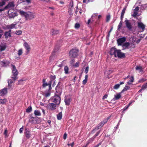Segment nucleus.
I'll return each mask as SVG.
<instances>
[{"instance_id": "f257e3e1", "label": "nucleus", "mask_w": 147, "mask_h": 147, "mask_svg": "<svg viewBox=\"0 0 147 147\" xmlns=\"http://www.w3.org/2000/svg\"><path fill=\"white\" fill-rule=\"evenodd\" d=\"M57 85L56 88V91L55 93V95L54 96L53 102L55 103L56 105H59L61 101V98L60 96L62 93L61 89L59 87V84Z\"/></svg>"}, {"instance_id": "f03ea898", "label": "nucleus", "mask_w": 147, "mask_h": 147, "mask_svg": "<svg viewBox=\"0 0 147 147\" xmlns=\"http://www.w3.org/2000/svg\"><path fill=\"white\" fill-rule=\"evenodd\" d=\"M110 52L111 55H114L115 57H117L119 58H123L125 57V53L121 52V50H117L114 47L111 49Z\"/></svg>"}, {"instance_id": "7ed1b4c3", "label": "nucleus", "mask_w": 147, "mask_h": 147, "mask_svg": "<svg viewBox=\"0 0 147 147\" xmlns=\"http://www.w3.org/2000/svg\"><path fill=\"white\" fill-rule=\"evenodd\" d=\"M11 66L12 67V75L11 76V78L13 79L14 81H16L18 79V70L17 69L15 66L14 65L11 64Z\"/></svg>"}, {"instance_id": "20e7f679", "label": "nucleus", "mask_w": 147, "mask_h": 147, "mask_svg": "<svg viewBox=\"0 0 147 147\" xmlns=\"http://www.w3.org/2000/svg\"><path fill=\"white\" fill-rule=\"evenodd\" d=\"M79 52V50L76 48L71 49L69 52L70 58H74L77 57L78 56Z\"/></svg>"}, {"instance_id": "39448f33", "label": "nucleus", "mask_w": 147, "mask_h": 147, "mask_svg": "<svg viewBox=\"0 0 147 147\" xmlns=\"http://www.w3.org/2000/svg\"><path fill=\"white\" fill-rule=\"evenodd\" d=\"M107 120L106 119L104 120L103 121H102L99 123L96 126L94 129L92 131V132L94 133L95 132V131L96 130H98L101 128L104 125V124L107 123Z\"/></svg>"}, {"instance_id": "423d86ee", "label": "nucleus", "mask_w": 147, "mask_h": 147, "mask_svg": "<svg viewBox=\"0 0 147 147\" xmlns=\"http://www.w3.org/2000/svg\"><path fill=\"white\" fill-rule=\"evenodd\" d=\"M56 104L53 103H49L47 106L48 109L51 111H53L56 109Z\"/></svg>"}, {"instance_id": "0eeeda50", "label": "nucleus", "mask_w": 147, "mask_h": 147, "mask_svg": "<svg viewBox=\"0 0 147 147\" xmlns=\"http://www.w3.org/2000/svg\"><path fill=\"white\" fill-rule=\"evenodd\" d=\"M125 24L126 27L129 30H131L132 28V26L131 25V23L129 21L127 20H125Z\"/></svg>"}, {"instance_id": "6e6552de", "label": "nucleus", "mask_w": 147, "mask_h": 147, "mask_svg": "<svg viewBox=\"0 0 147 147\" xmlns=\"http://www.w3.org/2000/svg\"><path fill=\"white\" fill-rule=\"evenodd\" d=\"M126 38L125 37H123L118 38L117 40V42L118 45H121L122 43L126 41Z\"/></svg>"}, {"instance_id": "1a4fd4ad", "label": "nucleus", "mask_w": 147, "mask_h": 147, "mask_svg": "<svg viewBox=\"0 0 147 147\" xmlns=\"http://www.w3.org/2000/svg\"><path fill=\"white\" fill-rule=\"evenodd\" d=\"M129 46H130V47H132L133 46H134L133 47H135L134 44L132 43L130 44L129 42H126L124 43L122 45V47L124 48L125 49H129L128 47Z\"/></svg>"}, {"instance_id": "9d476101", "label": "nucleus", "mask_w": 147, "mask_h": 147, "mask_svg": "<svg viewBox=\"0 0 147 147\" xmlns=\"http://www.w3.org/2000/svg\"><path fill=\"white\" fill-rule=\"evenodd\" d=\"M34 16L31 12H28L27 13L26 16V20L28 19L32 20L34 18Z\"/></svg>"}, {"instance_id": "9b49d317", "label": "nucleus", "mask_w": 147, "mask_h": 147, "mask_svg": "<svg viewBox=\"0 0 147 147\" xmlns=\"http://www.w3.org/2000/svg\"><path fill=\"white\" fill-rule=\"evenodd\" d=\"M9 18H13L16 16H17V13L16 12H12L9 10L8 12Z\"/></svg>"}, {"instance_id": "f8f14e48", "label": "nucleus", "mask_w": 147, "mask_h": 147, "mask_svg": "<svg viewBox=\"0 0 147 147\" xmlns=\"http://www.w3.org/2000/svg\"><path fill=\"white\" fill-rule=\"evenodd\" d=\"M7 92V88H4L1 89L0 91V96H4L6 94Z\"/></svg>"}, {"instance_id": "ddd939ff", "label": "nucleus", "mask_w": 147, "mask_h": 147, "mask_svg": "<svg viewBox=\"0 0 147 147\" xmlns=\"http://www.w3.org/2000/svg\"><path fill=\"white\" fill-rule=\"evenodd\" d=\"M23 46L26 49L28 53L31 50V48L30 45L26 42H25L24 43Z\"/></svg>"}, {"instance_id": "4468645a", "label": "nucleus", "mask_w": 147, "mask_h": 147, "mask_svg": "<svg viewBox=\"0 0 147 147\" xmlns=\"http://www.w3.org/2000/svg\"><path fill=\"white\" fill-rule=\"evenodd\" d=\"M15 6V5L13 2H9L8 4L5 6L4 9H8L10 8L13 7Z\"/></svg>"}, {"instance_id": "2eb2a0df", "label": "nucleus", "mask_w": 147, "mask_h": 147, "mask_svg": "<svg viewBox=\"0 0 147 147\" xmlns=\"http://www.w3.org/2000/svg\"><path fill=\"white\" fill-rule=\"evenodd\" d=\"M25 135L27 139H29L31 137V134L30 133L29 129L26 128L25 129Z\"/></svg>"}, {"instance_id": "dca6fc26", "label": "nucleus", "mask_w": 147, "mask_h": 147, "mask_svg": "<svg viewBox=\"0 0 147 147\" xmlns=\"http://www.w3.org/2000/svg\"><path fill=\"white\" fill-rule=\"evenodd\" d=\"M59 30L52 29L51 31V34L52 35H55L59 33Z\"/></svg>"}, {"instance_id": "f3484780", "label": "nucleus", "mask_w": 147, "mask_h": 147, "mask_svg": "<svg viewBox=\"0 0 147 147\" xmlns=\"http://www.w3.org/2000/svg\"><path fill=\"white\" fill-rule=\"evenodd\" d=\"M17 25L16 23H13L7 26L6 28L7 29H12L16 28V26Z\"/></svg>"}, {"instance_id": "a211bd4d", "label": "nucleus", "mask_w": 147, "mask_h": 147, "mask_svg": "<svg viewBox=\"0 0 147 147\" xmlns=\"http://www.w3.org/2000/svg\"><path fill=\"white\" fill-rule=\"evenodd\" d=\"M23 53V50L22 49H21L18 50V55H19V57H15V59L17 60H19L20 59V56L22 55Z\"/></svg>"}, {"instance_id": "6ab92c4d", "label": "nucleus", "mask_w": 147, "mask_h": 147, "mask_svg": "<svg viewBox=\"0 0 147 147\" xmlns=\"http://www.w3.org/2000/svg\"><path fill=\"white\" fill-rule=\"evenodd\" d=\"M138 26L140 28H141L142 31H143L145 28V26L142 22H138Z\"/></svg>"}, {"instance_id": "aec40b11", "label": "nucleus", "mask_w": 147, "mask_h": 147, "mask_svg": "<svg viewBox=\"0 0 147 147\" xmlns=\"http://www.w3.org/2000/svg\"><path fill=\"white\" fill-rule=\"evenodd\" d=\"M15 81H14L13 79H9L8 80V86L9 88H11L12 87L11 84L13 83H14Z\"/></svg>"}, {"instance_id": "412c9836", "label": "nucleus", "mask_w": 147, "mask_h": 147, "mask_svg": "<svg viewBox=\"0 0 147 147\" xmlns=\"http://www.w3.org/2000/svg\"><path fill=\"white\" fill-rule=\"evenodd\" d=\"M121 93H121V92L118 94H117L116 95H115L114 96V97L113 98V99H114V100L119 99L121 97Z\"/></svg>"}, {"instance_id": "4be33fe9", "label": "nucleus", "mask_w": 147, "mask_h": 147, "mask_svg": "<svg viewBox=\"0 0 147 147\" xmlns=\"http://www.w3.org/2000/svg\"><path fill=\"white\" fill-rule=\"evenodd\" d=\"M19 13L22 16H23L26 18L27 13L22 10H19Z\"/></svg>"}, {"instance_id": "5701e85b", "label": "nucleus", "mask_w": 147, "mask_h": 147, "mask_svg": "<svg viewBox=\"0 0 147 147\" xmlns=\"http://www.w3.org/2000/svg\"><path fill=\"white\" fill-rule=\"evenodd\" d=\"M4 36H5V37L6 38H7L8 37H11V33L7 32H5L4 34Z\"/></svg>"}, {"instance_id": "b1692460", "label": "nucleus", "mask_w": 147, "mask_h": 147, "mask_svg": "<svg viewBox=\"0 0 147 147\" xmlns=\"http://www.w3.org/2000/svg\"><path fill=\"white\" fill-rule=\"evenodd\" d=\"M88 75H85V79L82 81V84L83 85H85L87 83L88 81Z\"/></svg>"}, {"instance_id": "393cba45", "label": "nucleus", "mask_w": 147, "mask_h": 147, "mask_svg": "<svg viewBox=\"0 0 147 147\" xmlns=\"http://www.w3.org/2000/svg\"><path fill=\"white\" fill-rule=\"evenodd\" d=\"M62 115L61 112H59L57 115V119L59 120H61L62 118Z\"/></svg>"}, {"instance_id": "a878e982", "label": "nucleus", "mask_w": 147, "mask_h": 147, "mask_svg": "<svg viewBox=\"0 0 147 147\" xmlns=\"http://www.w3.org/2000/svg\"><path fill=\"white\" fill-rule=\"evenodd\" d=\"M34 114L36 116H40L41 115L40 112L38 110H35L34 111Z\"/></svg>"}, {"instance_id": "bb28decb", "label": "nucleus", "mask_w": 147, "mask_h": 147, "mask_svg": "<svg viewBox=\"0 0 147 147\" xmlns=\"http://www.w3.org/2000/svg\"><path fill=\"white\" fill-rule=\"evenodd\" d=\"M130 87L129 86H125L123 88V90L121 91V93L123 92L124 91H126L130 89Z\"/></svg>"}, {"instance_id": "cd10ccee", "label": "nucleus", "mask_w": 147, "mask_h": 147, "mask_svg": "<svg viewBox=\"0 0 147 147\" xmlns=\"http://www.w3.org/2000/svg\"><path fill=\"white\" fill-rule=\"evenodd\" d=\"M65 102L66 105H69L70 103V98H68L67 99H66L65 100Z\"/></svg>"}, {"instance_id": "c85d7f7f", "label": "nucleus", "mask_w": 147, "mask_h": 147, "mask_svg": "<svg viewBox=\"0 0 147 147\" xmlns=\"http://www.w3.org/2000/svg\"><path fill=\"white\" fill-rule=\"evenodd\" d=\"M136 70H139L140 72H141L142 71V67L140 66H137L136 67Z\"/></svg>"}, {"instance_id": "c756f323", "label": "nucleus", "mask_w": 147, "mask_h": 147, "mask_svg": "<svg viewBox=\"0 0 147 147\" xmlns=\"http://www.w3.org/2000/svg\"><path fill=\"white\" fill-rule=\"evenodd\" d=\"M51 95L50 91H48L47 92L44 93V96L46 97H49Z\"/></svg>"}, {"instance_id": "7c9ffc66", "label": "nucleus", "mask_w": 147, "mask_h": 147, "mask_svg": "<svg viewBox=\"0 0 147 147\" xmlns=\"http://www.w3.org/2000/svg\"><path fill=\"white\" fill-rule=\"evenodd\" d=\"M65 73L66 74H69V68L67 66H66L64 68Z\"/></svg>"}, {"instance_id": "2f4dec72", "label": "nucleus", "mask_w": 147, "mask_h": 147, "mask_svg": "<svg viewBox=\"0 0 147 147\" xmlns=\"http://www.w3.org/2000/svg\"><path fill=\"white\" fill-rule=\"evenodd\" d=\"M32 111V107L31 106H29L26 109V112L27 113H29L31 112Z\"/></svg>"}, {"instance_id": "473e14b6", "label": "nucleus", "mask_w": 147, "mask_h": 147, "mask_svg": "<svg viewBox=\"0 0 147 147\" xmlns=\"http://www.w3.org/2000/svg\"><path fill=\"white\" fill-rule=\"evenodd\" d=\"M7 102L6 99L5 98L3 99H0V103L2 104H5Z\"/></svg>"}, {"instance_id": "72a5a7b5", "label": "nucleus", "mask_w": 147, "mask_h": 147, "mask_svg": "<svg viewBox=\"0 0 147 147\" xmlns=\"http://www.w3.org/2000/svg\"><path fill=\"white\" fill-rule=\"evenodd\" d=\"M50 78L51 80V81L50 82H51L52 81L55 80L56 78V76L55 75L53 76L51 75L50 76Z\"/></svg>"}, {"instance_id": "f704fd0d", "label": "nucleus", "mask_w": 147, "mask_h": 147, "mask_svg": "<svg viewBox=\"0 0 147 147\" xmlns=\"http://www.w3.org/2000/svg\"><path fill=\"white\" fill-rule=\"evenodd\" d=\"M101 131V130H100L98 131H97L96 134H95L94 136L92 138H93V139H94L100 133V132Z\"/></svg>"}, {"instance_id": "c9c22d12", "label": "nucleus", "mask_w": 147, "mask_h": 147, "mask_svg": "<svg viewBox=\"0 0 147 147\" xmlns=\"http://www.w3.org/2000/svg\"><path fill=\"white\" fill-rule=\"evenodd\" d=\"M122 22L121 21V22L119 23L118 26V28L117 30H119L120 29L122 26Z\"/></svg>"}, {"instance_id": "e433bc0d", "label": "nucleus", "mask_w": 147, "mask_h": 147, "mask_svg": "<svg viewBox=\"0 0 147 147\" xmlns=\"http://www.w3.org/2000/svg\"><path fill=\"white\" fill-rule=\"evenodd\" d=\"M6 48V46H1L0 47V50L1 51H3L5 50Z\"/></svg>"}, {"instance_id": "4c0bfd02", "label": "nucleus", "mask_w": 147, "mask_h": 147, "mask_svg": "<svg viewBox=\"0 0 147 147\" xmlns=\"http://www.w3.org/2000/svg\"><path fill=\"white\" fill-rule=\"evenodd\" d=\"M142 88L143 90L147 88V82L144 84L142 86Z\"/></svg>"}, {"instance_id": "58836bf2", "label": "nucleus", "mask_w": 147, "mask_h": 147, "mask_svg": "<svg viewBox=\"0 0 147 147\" xmlns=\"http://www.w3.org/2000/svg\"><path fill=\"white\" fill-rule=\"evenodd\" d=\"M146 79L145 78H142L140 79L139 81V83H143L144 82L146 81Z\"/></svg>"}, {"instance_id": "ea45409f", "label": "nucleus", "mask_w": 147, "mask_h": 147, "mask_svg": "<svg viewBox=\"0 0 147 147\" xmlns=\"http://www.w3.org/2000/svg\"><path fill=\"white\" fill-rule=\"evenodd\" d=\"M2 1L1 2H0V6H2L3 5H4L5 3V2H6V1H4L3 0H1Z\"/></svg>"}, {"instance_id": "a19ab883", "label": "nucleus", "mask_w": 147, "mask_h": 147, "mask_svg": "<svg viewBox=\"0 0 147 147\" xmlns=\"http://www.w3.org/2000/svg\"><path fill=\"white\" fill-rule=\"evenodd\" d=\"M22 32L21 30H19L16 31V34L17 35H21L22 33Z\"/></svg>"}, {"instance_id": "79ce46f5", "label": "nucleus", "mask_w": 147, "mask_h": 147, "mask_svg": "<svg viewBox=\"0 0 147 147\" xmlns=\"http://www.w3.org/2000/svg\"><path fill=\"white\" fill-rule=\"evenodd\" d=\"M120 86V85L119 84L115 85L113 87V88L115 89H117L119 88Z\"/></svg>"}, {"instance_id": "37998d69", "label": "nucleus", "mask_w": 147, "mask_h": 147, "mask_svg": "<svg viewBox=\"0 0 147 147\" xmlns=\"http://www.w3.org/2000/svg\"><path fill=\"white\" fill-rule=\"evenodd\" d=\"M126 7H124L121 13V14L124 15L125 12V11L126 10Z\"/></svg>"}, {"instance_id": "c03bdc74", "label": "nucleus", "mask_w": 147, "mask_h": 147, "mask_svg": "<svg viewBox=\"0 0 147 147\" xmlns=\"http://www.w3.org/2000/svg\"><path fill=\"white\" fill-rule=\"evenodd\" d=\"M80 26V25L79 23H76L75 24V27L76 28H79Z\"/></svg>"}, {"instance_id": "a18cd8bd", "label": "nucleus", "mask_w": 147, "mask_h": 147, "mask_svg": "<svg viewBox=\"0 0 147 147\" xmlns=\"http://www.w3.org/2000/svg\"><path fill=\"white\" fill-rule=\"evenodd\" d=\"M80 64V62H76L75 65H73V66L75 67H78L79 66Z\"/></svg>"}, {"instance_id": "49530a36", "label": "nucleus", "mask_w": 147, "mask_h": 147, "mask_svg": "<svg viewBox=\"0 0 147 147\" xmlns=\"http://www.w3.org/2000/svg\"><path fill=\"white\" fill-rule=\"evenodd\" d=\"M128 107H128L127 105L125 106L123 109L122 112L123 113H124L125 111L128 109Z\"/></svg>"}, {"instance_id": "de8ad7c7", "label": "nucleus", "mask_w": 147, "mask_h": 147, "mask_svg": "<svg viewBox=\"0 0 147 147\" xmlns=\"http://www.w3.org/2000/svg\"><path fill=\"white\" fill-rule=\"evenodd\" d=\"M1 64L3 66H6V63L3 61L1 62Z\"/></svg>"}, {"instance_id": "09e8293b", "label": "nucleus", "mask_w": 147, "mask_h": 147, "mask_svg": "<svg viewBox=\"0 0 147 147\" xmlns=\"http://www.w3.org/2000/svg\"><path fill=\"white\" fill-rule=\"evenodd\" d=\"M138 14V12L137 11H134V12L133 14L132 15L133 17L135 18L136 17Z\"/></svg>"}, {"instance_id": "8fccbe9b", "label": "nucleus", "mask_w": 147, "mask_h": 147, "mask_svg": "<svg viewBox=\"0 0 147 147\" xmlns=\"http://www.w3.org/2000/svg\"><path fill=\"white\" fill-rule=\"evenodd\" d=\"M67 145L69 146H71V147H73L74 145V142H73L71 144H68Z\"/></svg>"}, {"instance_id": "3c124183", "label": "nucleus", "mask_w": 147, "mask_h": 147, "mask_svg": "<svg viewBox=\"0 0 147 147\" xmlns=\"http://www.w3.org/2000/svg\"><path fill=\"white\" fill-rule=\"evenodd\" d=\"M110 15L107 16L106 17V22H108L109 21V20H110Z\"/></svg>"}, {"instance_id": "603ef678", "label": "nucleus", "mask_w": 147, "mask_h": 147, "mask_svg": "<svg viewBox=\"0 0 147 147\" xmlns=\"http://www.w3.org/2000/svg\"><path fill=\"white\" fill-rule=\"evenodd\" d=\"M88 70H89V67H88V66H87L86 67L85 70V73L86 74H87L88 73Z\"/></svg>"}, {"instance_id": "864d4df0", "label": "nucleus", "mask_w": 147, "mask_h": 147, "mask_svg": "<svg viewBox=\"0 0 147 147\" xmlns=\"http://www.w3.org/2000/svg\"><path fill=\"white\" fill-rule=\"evenodd\" d=\"M51 82H50L49 83V85L48 86H49V91H50L52 88L51 87Z\"/></svg>"}, {"instance_id": "5fc2aeb1", "label": "nucleus", "mask_w": 147, "mask_h": 147, "mask_svg": "<svg viewBox=\"0 0 147 147\" xmlns=\"http://www.w3.org/2000/svg\"><path fill=\"white\" fill-rule=\"evenodd\" d=\"M49 85V83L47 84V83H45L43 84L42 86L43 87H44L47 86H48Z\"/></svg>"}, {"instance_id": "6e6d98bb", "label": "nucleus", "mask_w": 147, "mask_h": 147, "mask_svg": "<svg viewBox=\"0 0 147 147\" xmlns=\"http://www.w3.org/2000/svg\"><path fill=\"white\" fill-rule=\"evenodd\" d=\"M67 134L65 133L63 135V138L64 140H65L67 138Z\"/></svg>"}, {"instance_id": "4d7b16f0", "label": "nucleus", "mask_w": 147, "mask_h": 147, "mask_svg": "<svg viewBox=\"0 0 147 147\" xmlns=\"http://www.w3.org/2000/svg\"><path fill=\"white\" fill-rule=\"evenodd\" d=\"M131 79H130V82H133L134 81V78L133 77L131 76Z\"/></svg>"}, {"instance_id": "13d9d810", "label": "nucleus", "mask_w": 147, "mask_h": 147, "mask_svg": "<svg viewBox=\"0 0 147 147\" xmlns=\"http://www.w3.org/2000/svg\"><path fill=\"white\" fill-rule=\"evenodd\" d=\"M75 62V59H72L70 61V63L71 64H72L74 63Z\"/></svg>"}, {"instance_id": "bf43d9fd", "label": "nucleus", "mask_w": 147, "mask_h": 147, "mask_svg": "<svg viewBox=\"0 0 147 147\" xmlns=\"http://www.w3.org/2000/svg\"><path fill=\"white\" fill-rule=\"evenodd\" d=\"M23 129V127H22L21 128H20V130H19L20 132V133H21L22 132Z\"/></svg>"}, {"instance_id": "052dcab7", "label": "nucleus", "mask_w": 147, "mask_h": 147, "mask_svg": "<svg viewBox=\"0 0 147 147\" xmlns=\"http://www.w3.org/2000/svg\"><path fill=\"white\" fill-rule=\"evenodd\" d=\"M77 78L76 76H75L74 77V78L73 79V81L74 82H76V78Z\"/></svg>"}, {"instance_id": "680f3d73", "label": "nucleus", "mask_w": 147, "mask_h": 147, "mask_svg": "<svg viewBox=\"0 0 147 147\" xmlns=\"http://www.w3.org/2000/svg\"><path fill=\"white\" fill-rule=\"evenodd\" d=\"M101 144V142H100L98 144H97L96 145L94 146V147H98Z\"/></svg>"}, {"instance_id": "e2e57ef3", "label": "nucleus", "mask_w": 147, "mask_h": 147, "mask_svg": "<svg viewBox=\"0 0 147 147\" xmlns=\"http://www.w3.org/2000/svg\"><path fill=\"white\" fill-rule=\"evenodd\" d=\"M124 15L121 14L120 19H121V21H122V20H123V18Z\"/></svg>"}, {"instance_id": "0e129e2a", "label": "nucleus", "mask_w": 147, "mask_h": 147, "mask_svg": "<svg viewBox=\"0 0 147 147\" xmlns=\"http://www.w3.org/2000/svg\"><path fill=\"white\" fill-rule=\"evenodd\" d=\"M107 95L105 94V95L103 97V98H102V99H105V98H107Z\"/></svg>"}, {"instance_id": "69168bd1", "label": "nucleus", "mask_w": 147, "mask_h": 147, "mask_svg": "<svg viewBox=\"0 0 147 147\" xmlns=\"http://www.w3.org/2000/svg\"><path fill=\"white\" fill-rule=\"evenodd\" d=\"M23 79H21L20 80H19V81L18 82V84H20V82H22L23 81Z\"/></svg>"}, {"instance_id": "338daca9", "label": "nucleus", "mask_w": 147, "mask_h": 147, "mask_svg": "<svg viewBox=\"0 0 147 147\" xmlns=\"http://www.w3.org/2000/svg\"><path fill=\"white\" fill-rule=\"evenodd\" d=\"M25 1L28 3H30L31 2V0H25Z\"/></svg>"}, {"instance_id": "774afa93", "label": "nucleus", "mask_w": 147, "mask_h": 147, "mask_svg": "<svg viewBox=\"0 0 147 147\" xmlns=\"http://www.w3.org/2000/svg\"><path fill=\"white\" fill-rule=\"evenodd\" d=\"M95 0H88L87 3L89 2H92L94 1Z\"/></svg>"}]
</instances>
